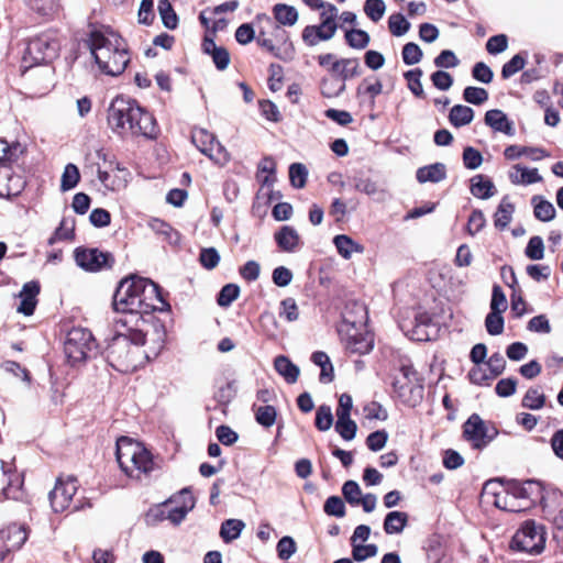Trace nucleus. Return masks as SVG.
<instances>
[{
  "mask_svg": "<svg viewBox=\"0 0 563 563\" xmlns=\"http://www.w3.org/2000/svg\"><path fill=\"white\" fill-rule=\"evenodd\" d=\"M527 52H519L506 62L501 67V78L509 79L515 74L522 70L527 64Z\"/></svg>",
  "mask_w": 563,
  "mask_h": 563,
  "instance_id": "4c0bfd02",
  "label": "nucleus"
},
{
  "mask_svg": "<svg viewBox=\"0 0 563 563\" xmlns=\"http://www.w3.org/2000/svg\"><path fill=\"white\" fill-rule=\"evenodd\" d=\"M273 14L279 24L286 26L295 25L299 18L297 9L286 3H276L273 7Z\"/></svg>",
  "mask_w": 563,
  "mask_h": 563,
  "instance_id": "f704fd0d",
  "label": "nucleus"
},
{
  "mask_svg": "<svg viewBox=\"0 0 563 563\" xmlns=\"http://www.w3.org/2000/svg\"><path fill=\"white\" fill-rule=\"evenodd\" d=\"M254 408L255 421L264 427L271 428L275 424L277 418V409L272 405H265Z\"/></svg>",
  "mask_w": 563,
  "mask_h": 563,
  "instance_id": "c03bdc74",
  "label": "nucleus"
},
{
  "mask_svg": "<svg viewBox=\"0 0 563 563\" xmlns=\"http://www.w3.org/2000/svg\"><path fill=\"white\" fill-rule=\"evenodd\" d=\"M112 30L107 27L104 31L100 29H91L88 34L87 46L91 53L93 62L96 56H103L106 53H110L115 38L111 35Z\"/></svg>",
  "mask_w": 563,
  "mask_h": 563,
  "instance_id": "2eb2a0df",
  "label": "nucleus"
},
{
  "mask_svg": "<svg viewBox=\"0 0 563 563\" xmlns=\"http://www.w3.org/2000/svg\"><path fill=\"white\" fill-rule=\"evenodd\" d=\"M115 457L121 471L132 478L134 477V471L148 475L156 467L153 454L146 448L137 442H133L128 437L118 439Z\"/></svg>",
  "mask_w": 563,
  "mask_h": 563,
  "instance_id": "7ed1b4c3",
  "label": "nucleus"
},
{
  "mask_svg": "<svg viewBox=\"0 0 563 563\" xmlns=\"http://www.w3.org/2000/svg\"><path fill=\"white\" fill-rule=\"evenodd\" d=\"M342 495L344 500L351 506H358L361 504V487L356 481L347 479L342 485Z\"/></svg>",
  "mask_w": 563,
  "mask_h": 563,
  "instance_id": "6e6d98bb",
  "label": "nucleus"
},
{
  "mask_svg": "<svg viewBox=\"0 0 563 563\" xmlns=\"http://www.w3.org/2000/svg\"><path fill=\"white\" fill-rule=\"evenodd\" d=\"M172 499L163 504L151 507L145 515V521L148 526H156L157 523L167 519V508L172 504Z\"/></svg>",
  "mask_w": 563,
  "mask_h": 563,
  "instance_id": "680f3d73",
  "label": "nucleus"
},
{
  "mask_svg": "<svg viewBox=\"0 0 563 563\" xmlns=\"http://www.w3.org/2000/svg\"><path fill=\"white\" fill-rule=\"evenodd\" d=\"M344 38L346 44L355 49H364L371 41L369 34L362 29L346 30Z\"/></svg>",
  "mask_w": 563,
  "mask_h": 563,
  "instance_id": "a19ab883",
  "label": "nucleus"
},
{
  "mask_svg": "<svg viewBox=\"0 0 563 563\" xmlns=\"http://www.w3.org/2000/svg\"><path fill=\"white\" fill-rule=\"evenodd\" d=\"M545 536L542 527L534 520H526L516 531L510 541V549L528 554H540L544 550Z\"/></svg>",
  "mask_w": 563,
  "mask_h": 563,
  "instance_id": "20e7f679",
  "label": "nucleus"
},
{
  "mask_svg": "<svg viewBox=\"0 0 563 563\" xmlns=\"http://www.w3.org/2000/svg\"><path fill=\"white\" fill-rule=\"evenodd\" d=\"M181 504L179 506L167 508V519L174 525H179L187 516V514L195 507V498L191 494L190 487H184L179 493Z\"/></svg>",
  "mask_w": 563,
  "mask_h": 563,
  "instance_id": "4be33fe9",
  "label": "nucleus"
},
{
  "mask_svg": "<svg viewBox=\"0 0 563 563\" xmlns=\"http://www.w3.org/2000/svg\"><path fill=\"white\" fill-rule=\"evenodd\" d=\"M471 194L478 199H489L496 192V188L492 179L485 175L477 174L470 179Z\"/></svg>",
  "mask_w": 563,
  "mask_h": 563,
  "instance_id": "393cba45",
  "label": "nucleus"
},
{
  "mask_svg": "<svg viewBox=\"0 0 563 563\" xmlns=\"http://www.w3.org/2000/svg\"><path fill=\"white\" fill-rule=\"evenodd\" d=\"M297 551V544L292 537H282L276 545V552L280 560L286 561L290 559Z\"/></svg>",
  "mask_w": 563,
  "mask_h": 563,
  "instance_id": "69168bd1",
  "label": "nucleus"
},
{
  "mask_svg": "<svg viewBox=\"0 0 563 563\" xmlns=\"http://www.w3.org/2000/svg\"><path fill=\"white\" fill-rule=\"evenodd\" d=\"M115 327L125 328L126 332L115 331L104 350V358L115 371L125 373L136 367L131 345L143 346L146 342V334L139 328V324L135 325L126 317L117 319Z\"/></svg>",
  "mask_w": 563,
  "mask_h": 563,
  "instance_id": "f257e3e1",
  "label": "nucleus"
},
{
  "mask_svg": "<svg viewBox=\"0 0 563 563\" xmlns=\"http://www.w3.org/2000/svg\"><path fill=\"white\" fill-rule=\"evenodd\" d=\"M515 168L520 172V177L510 175L514 184L532 185L542 180L541 175L537 168H529L527 166L516 165Z\"/></svg>",
  "mask_w": 563,
  "mask_h": 563,
  "instance_id": "3c124183",
  "label": "nucleus"
},
{
  "mask_svg": "<svg viewBox=\"0 0 563 563\" xmlns=\"http://www.w3.org/2000/svg\"><path fill=\"white\" fill-rule=\"evenodd\" d=\"M308 178V169L302 163H292L289 166V180L290 185L296 189H301L306 186Z\"/></svg>",
  "mask_w": 563,
  "mask_h": 563,
  "instance_id": "5fc2aeb1",
  "label": "nucleus"
},
{
  "mask_svg": "<svg viewBox=\"0 0 563 563\" xmlns=\"http://www.w3.org/2000/svg\"><path fill=\"white\" fill-rule=\"evenodd\" d=\"M351 180L356 191L363 192L367 196H375L379 192L377 184L368 177H364L362 172H356Z\"/></svg>",
  "mask_w": 563,
  "mask_h": 563,
  "instance_id": "49530a36",
  "label": "nucleus"
},
{
  "mask_svg": "<svg viewBox=\"0 0 563 563\" xmlns=\"http://www.w3.org/2000/svg\"><path fill=\"white\" fill-rule=\"evenodd\" d=\"M495 484H505L507 495H511L512 499H520L523 504L528 503L529 507L538 499H543V486L536 479L520 482L518 479L494 478L485 483V489H488Z\"/></svg>",
  "mask_w": 563,
  "mask_h": 563,
  "instance_id": "0eeeda50",
  "label": "nucleus"
},
{
  "mask_svg": "<svg viewBox=\"0 0 563 563\" xmlns=\"http://www.w3.org/2000/svg\"><path fill=\"white\" fill-rule=\"evenodd\" d=\"M334 429L344 441H352L357 433V424L351 417L336 418Z\"/></svg>",
  "mask_w": 563,
  "mask_h": 563,
  "instance_id": "8fccbe9b",
  "label": "nucleus"
},
{
  "mask_svg": "<svg viewBox=\"0 0 563 563\" xmlns=\"http://www.w3.org/2000/svg\"><path fill=\"white\" fill-rule=\"evenodd\" d=\"M96 346L95 338L88 329L73 328L64 342V352L71 365L84 363Z\"/></svg>",
  "mask_w": 563,
  "mask_h": 563,
  "instance_id": "423d86ee",
  "label": "nucleus"
},
{
  "mask_svg": "<svg viewBox=\"0 0 563 563\" xmlns=\"http://www.w3.org/2000/svg\"><path fill=\"white\" fill-rule=\"evenodd\" d=\"M201 51L211 57L217 70H225L231 62L230 53L224 46H218L212 37L202 40Z\"/></svg>",
  "mask_w": 563,
  "mask_h": 563,
  "instance_id": "6ab92c4d",
  "label": "nucleus"
},
{
  "mask_svg": "<svg viewBox=\"0 0 563 563\" xmlns=\"http://www.w3.org/2000/svg\"><path fill=\"white\" fill-rule=\"evenodd\" d=\"M411 24L401 12H396L388 18V29L396 37L404 36L410 30Z\"/></svg>",
  "mask_w": 563,
  "mask_h": 563,
  "instance_id": "09e8293b",
  "label": "nucleus"
},
{
  "mask_svg": "<svg viewBox=\"0 0 563 563\" xmlns=\"http://www.w3.org/2000/svg\"><path fill=\"white\" fill-rule=\"evenodd\" d=\"M504 312L489 311L485 317V328L489 335L496 336L504 332L505 319Z\"/></svg>",
  "mask_w": 563,
  "mask_h": 563,
  "instance_id": "4d7b16f0",
  "label": "nucleus"
},
{
  "mask_svg": "<svg viewBox=\"0 0 563 563\" xmlns=\"http://www.w3.org/2000/svg\"><path fill=\"white\" fill-rule=\"evenodd\" d=\"M462 429L463 438L472 444L474 450H483L493 441V437L488 435V424L478 413H472Z\"/></svg>",
  "mask_w": 563,
  "mask_h": 563,
  "instance_id": "f8f14e48",
  "label": "nucleus"
},
{
  "mask_svg": "<svg viewBox=\"0 0 563 563\" xmlns=\"http://www.w3.org/2000/svg\"><path fill=\"white\" fill-rule=\"evenodd\" d=\"M163 25L168 30H175L178 26V15L169 0H159L157 5Z\"/></svg>",
  "mask_w": 563,
  "mask_h": 563,
  "instance_id": "e433bc0d",
  "label": "nucleus"
},
{
  "mask_svg": "<svg viewBox=\"0 0 563 563\" xmlns=\"http://www.w3.org/2000/svg\"><path fill=\"white\" fill-rule=\"evenodd\" d=\"M533 207V216L541 222H550L556 217V210L553 203L547 200L543 196L536 195L531 198Z\"/></svg>",
  "mask_w": 563,
  "mask_h": 563,
  "instance_id": "cd10ccee",
  "label": "nucleus"
},
{
  "mask_svg": "<svg viewBox=\"0 0 563 563\" xmlns=\"http://www.w3.org/2000/svg\"><path fill=\"white\" fill-rule=\"evenodd\" d=\"M333 424V415L329 405H320L316 410L314 426L321 431H328Z\"/></svg>",
  "mask_w": 563,
  "mask_h": 563,
  "instance_id": "864d4df0",
  "label": "nucleus"
},
{
  "mask_svg": "<svg viewBox=\"0 0 563 563\" xmlns=\"http://www.w3.org/2000/svg\"><path fill=\"white\" fill-rule=\"evenodd\" d=\"M76 492V478L69 477L67 482L57 479L55 487L48 494L52 509L55 512H63L66 510L69 507Z\"/></svg>",
  "mask_w": 563,
  "mask_h": 563,
  "instance_id": "ddd939ff",
  "label": "nucleus"
},
{
  "mask_svg": "<svg viewBox=\"0 0 563 563\" xmlns=\"http://www.w3.org/2000/svg\"><path fill=\"white\" fill-rule=\"evenodd\" d=\"M409 516L405 511L393 510L384 518L383 528L387 534H399L407 527Z\"/></svg>",
  "mask_w": 563,
  "mask_h": 563,
  "instance_id": "c85d7f7f",
  "label": "nucleus"
},
{
  "mask_svg": "<svg viewBox=\"0 0 563 563\" xmlns=\"http://www.w3.org/2000/svg\"><path fill=\"white\" fill-rule=\"evenodd\" d=\"M241 289L238 284L229 283L222 286L217 294V303L222 308L230 307L240 296Z\"/></svg>",
  "mask_w": 563,
  "mask_h": 563,
  "instance_id": "79ce46f5",
  "label": "nucleus"
},
{
  "mask_svg": "<svg viewBox=\"0 0 563 563\" xmlns=\"http://www.w3.org/2000/svg\"><path fill=\"white\" fill-rule=\"evenodd\" d=\"M462 159L466 169L474 170L482 165L484 158L477 148L473 146H466L463 150Z\"/></svg>",
  "mask_w": 563,
  "mask_h": 563,
  "instance_id": "338daca9",
  "label": "nucleus"
},
{
  "mask_svg": "<svg viewBox=\"0 0 563 563\" xmlns=\"http://www.w3.org/2000/svg\"><path fill=\"white\" fill-rule=\"evenodd\" d=\"M346 89V84L339 75L323 77L320 81V93L328 99L340 97Z\"/></svg>",
  "mask_w": 563,
  "mask_h": 563,
  "instance_id": "c756f323",
  "label": "nucleus"
},
{
  "mask_svg": "<svg viewBox=\"0 0 563 563\" xmlns=\"http://www.w3.org/2000/svg\"><path fill=\"white\" fill-rule=\"evenodd\" d=\"M368 78H364L362 82L356 87V98L360 100V103L363 104L365 102L366 97L376 98L378 95L383 92V84L379 79H376L373 84H368Z\"/></svg>",
  "mask_w": 563,
  "mask_h": 563,
  "instance_id": "a18cd8bd",
  "label": "nucleus"
},
{
  "mask_svg": "<svg viewBox=\"0 0 563 563\" xmlns=\"http://www.w3.org/2000/svg\"><path fill=\"white\" fill-rule=\"evenodd\" d=\"M333 244L338 253L344 258L349 260L352 254L363 253L364 246L355 242L351 236L346 234H338L333 238Z\"/></svg>",
  "mask_w": 563,
  "mask_h": 563,
  "instance_id": "2f4dec72",
  "label": "nucleus"
},
{
  "mask_svg": "<svg viewBox=\"0 0 563 563\" xmlns=\"http://www.w3.org/2000/svg\"><path fill=\"white\" fill-rule=\"evenodd\" d=\"M399 371L407 383H401L398 378H395L391 383L393 390L404 404L415 406L423 396V385L421 383L410 385L412 380H419L418 372L412 364H401Z\"/></svg>",
  "mask_w": 563,
  "mask_h": 563,
  "instance_id": "9b49d317",
  "label": "nucleus"
},
{
  "mask_svg": "<svg viewBox=\"0 0 563 563\" xmlns=\"http://www.w3.org/2000/svg\"><path fill=\"white\" fill-rule=\"evenodd\" d=\"M475 117L474 110L464 104H454L449 112V122L454 128H462L470 124Z\"/></svg>",
  "mask_w": 563,
  "mask_h": 563,
  "instance_id": "473e14b6",
  "label": "nucleus"
},
{
  "mask_svg": "<svg viewBox=\"0 0 563 563\" xmlns=\"http://www.w3.org/2000/svg\"><path fill=\"white\" fill-rule=\"evenodd\" d=\"M278 249L285 253H294L301 244L300 235L291 225H283L274 233Z\"/></svg>",
  "mask_w": 563,
  "mask_h": 563,
  "instance_id": "412c9836",
  "label": "nucleus"
},
{
  "mask_svg": "<svg viewBox=\"0 0 563 563\" xmlns=\"http://www.w3.org/2000/svg\"><path fill=\"white\" fill-rule=\"evenodd\" d=\"M80 181V172L77 165L68 163L60 178V190L63 192L69 191L77 187Z\"/></svg>",
  "mask_w": 563,
  "mask_h": 563,
  "instance_id": "58836bf2",
  "label": "nucleus"
},
{
  "mask_svg": "<svg viewBox=\"0 0 563 563\" xmlns=\"http://www.w3.org/2000/svg\"><path fill=\"white\" fill-rule=\"evenodd\" d=\"M525 255L531 261H540L544 257V242L540 235H533L529 239Z\"/></svg>",
  "mask_w": 563,
  "mask_h": 563,
  "instance_id": "bf43d9fd",
  "label": "nucleus"
},
{
  "mask_svg": "<svg viewBox=\"0 0 563 563\" xmlns=\"http://www.w3.org/2000/svg\"><path fill=\"white\" fill-rule=\"evenodd\" d=\"M514 212L515 205L509 200L508 196L503 197L494 214V225L498 230H505L511 222Z\"/></svg>",
  "mask_w": 563,
  "mask_h": 563,
  "instance_id": "7c9ffc66",
  "label": "nucleus"
},
{
  "mask_svg": "<svg viewBox=\"0 0 563 563\" xmlns=\"http://www.w3.org/2000/svg\"><path fill=\"white\" fill-rule=\"evenodd\" d=\"M363 10L373 22H378L385 14L386 4L384 0H365Z\"/></svg>",
  "mask_w": 563,
  "mask_h": 563,
  "instance_id": "0e129e2a",
  "label": "nucleus"
},
{
  "mask_svg": "<svg viewBox=\"0 0 563 563\" xmlns=\"http://www.w3.org/2000/svg\"><path fill=\"white\" fill-rule=\"evenodd\" d=\"M111 35L115 38V44L110 53H106L103 56H96V64L99 69L110 76L121 75L130 63L128 56V48L125 42L121 35L115 32H111Z\"/></svg>",
  "mask_w": 563,
  "mask_h": 563,
  "instance_id": "1a4fd4ad",
  "label": "nucleus"
},
{
  "mask_svg": "<svg viewBox=\"0 0 563 563\" xmlns=\"http://www.w3.org/2000/svg\"><path fill=\"white\" fill-rule=\"evenodd\" d=\"M27 540V532L24 525L12 523L0 530V541L9 552L19 550Z\"/></svg>",
  "mask_w": 563,
  "mask_h": 563,
  "instance_id": "aec40b11",
  "label": "nucleus"
},
{
  "mask_svg": "<svg viewBox=\"0 0 563 563\" xmlns=\"http://www.w3.org/2000/svg\"><path fill=\"white\" fill-rule=\"evenodd\" d=\"M423 71L421 68L409 69L404 73L405 79L408 81V89L417 98H424L426 93L421 84Z\"/></svg>",
  "mask_w": 563,
  "mask_h": 563,
  "instance_id": "de8ad7c7",
  "label": "nucleus"
},
{
  "mask_svg": "<svg viewBox=\"0 0 563 563\" xmlns=\"http://www.w3.org/2000/svg\"><path fill=\"white\" fill-rule=\"evenodd\" d=\"M401 57L404 64L411 66L421 62L423 52L415 42H408L402 46Z\"/></svg>",
  "mask_w": 563,
  "mask_h": 563,
  "instance_id": "e2e57ef3",
  "label": "nucleus"
},
{
  "mask_svg": "<svg viewBox=\"0 0 563 563\" xmlns=\"http://www.w3.org/2000/svg\"><path fill=\"white\" fill-rule=\"evenodd\" d=\"M446 178V166L443 163H433L419 167L416 172V179L420 184L440 183Z\"/></svg>",
  "mask_w": 563,
  "mask_h": 563,
  "instance_id": "b1692460",
  "label": "nucleus"
},
{
  "mask_svg": "<svg viewBox=\"0 0 563 563\" xmlns=\"http://www.w3.org/2000/svg\"><path fill=\"white\" fill-rule=\"evenodd\" d=\"M484 123L494 132L514 136L516 133L514 121L500 109H490L484 115Z\"/></svg>",
  "mask_w": 563,
  "mask_h": 563,
  "instance_id": "a211bd4d",
  "label": "nucleus"
},
{
  "mask_svg": "<svg viewBox=\"0 0 563 563\" xmlns=\"http://www.w3.org/2000/svg\"><path fill=\"white\" fill-rule=\"evenodd\" d=\"M463 100L470 104L481 106L488 100V91L482 87L467 86L462 92Z\"/></svg>",
  "mask_w": 563,
  "mask_h": 563,
  "instance_id": "603ef678",
  "label": "nucleus"
},
{
  "mask_svg": "<svg viewBox=\"0 0 563 563\" xmlns=\"http://www.w3.org/2000/svg\"><path fill=\"white\" fill-rule=\"evenodd\" d=\"M191 141L203 155L208 156L210 159L219 161L213 153L214 142H217V136L213 133L205 129L194 130Z\"/></svg>",
  "mask_w": 563,
  "mask_h": 563,
  "instance_id": "5701e85b",
  "label": "nucleus"
},
{
  "mask_svg": "<svg viewBox=\"0 0 563 563\" xmlns=\"http://www.w3.org/2000/svg\"><path fill=\"white\" fill-rule=\"evenodd\" d=\"M59 43L48 34H41L31 38L23 55V63L29 67L47 64L57 57Z\"/></svg>",
  "mask_w": 563,
  "mask_h": 563,
  "instance_id": "6e6552de",
  "label": "nucleus"
},
{
  "mask_svg": "<svg viewBox=\"0 0 563 563\" xmlns=\"http://www.w3.org/2000/svg\"><path fill=\"white\" fill-rule=\"evenodd\" d=\"M135 120L132 125V134L142 135L148 140L157 137L158 128L154 115L145 110L143 107L137 104Z\"/></svg>",
  "mask_w": 563,
  "mask_h": 563,
  "instance_id": "dca6fc26",
  "label": "nucleus"
},
{
  "mask_svg": "<svg viewBox=\"0 0 563 563\" xmlns=\"http://www.w3.org/2000/svg\"><path fill=\"white\" fill-rule=\"evenodd\" d=\"M245 523L241 519H225L220 526L219 534L224 543H231L239 539Z\"/></svg>",
  "mask_w": 563,
  "mask_h": 563,
  "instance_id": "72a5a7b5",
  "label": "nucleus"
},
{
  "mask_svg": "<svg viewBox=\"0 0 563 563\" xmlns=\"http://www.w3.org/2000/svg\"><path fill=\"white\" fill-rule=\"evenodd\" d=\"M388 441V432L385 429H379L371 432L366 440L365 444L368 450L373 452H378L383 450Z\"/></svg>",
  "mask_w": 563,
  "mask_h": 563,
  "instance_id": "774afa93",
  "label": "nucleus"
},
{
  "mask_svg": "<svg viewBox=\"0 0 563 563\" xmlns=\"http://www.w3.org/2000/svg\"><path fill=\"white\" fill-rule=\"evenodd\" d=\"M274 368L288 384L296 383L300 374L299 367L286 355L275 357Z\"/></svg>",
  "mask_w": 563,
  "mask_h": 563,
  "instance_id": "bb28decb",
  "label": "nucleus"
},
{
  "mask_svg": "<svg viewBox=\"0 0 563 563\" xmlns=\"http://www.w3.org/2000/svg\"><path fill=\"white\" fill-rule=\"evenodd\" d=\"M346 347L354 354H368L374 349V335L369 332L352 334L347 338Z\"/></svg>",
  "mask_w": 563,
  "mask_h": 563,
  "instance_id": "a878e982",
  "label": "nucleus"
},
{
  "mask_svg": "<svg viewBox=\"0 0 563 563\" xmlns=\"http://www.w3.org/2000/svg\"><path fill=\"white\" fill-rule=\"evenodd\" d=\"M323 511L328 516H332V517H336V518L344 517L346 514V507H345L344 500L336 495H332V496L328 497L323 504Z\"/></svg>",
  "mask_w": 563,
  "mask_h": 563,
  "instance_id": "052dcab7",
  "label": "nucleus"
},
{
  "mask_svg": "<svg viewBox=\"0 0 563 563\" xmlns=\"http://www.w3.org/2000/svg\"><path fill=\"white\" fill-rule=\"evenodd\" d=\"M139 102L135 99L122 96L115 97L108 108V124L113 133L122 135L126 125L131 131Z\"/></svg>",
  "mask_w": 563,
  "mask_h": 563,
  "instance_id": "39448f33",
  "label": "nucleus"
},
{
  "mask_svg": "<svg viewBox=\"0 0 563 563\" xmlns=\"http://www.w3.org/2000/svg\"><path fill=\"white\" fill-rule=\"evenodd\" d=\"M412 327L409 329L406 327V324H401L400 328L401 330L405 332V334L413 340V341H418V342H427V341H431L432 339L435 338L437 335V330H433V331H428L426 330L424 328H422L417 321H416V318L413 319V321L411 322Z\"/></svg>",
  "mask_w": 563,
  "mask_h": 563,
  "instance_id": "ea45409f",
  "label": "nucleus"
},
{
  "mask_svg": "<svg viewBox=\"0 0 563 563\" xmlns=\"http://www.w3.org/2000/svg\"><path fill=\"white\" fill-rule=\"evenodd\" d=\"M40 291L41 285L37 280L25 283L19 292L20 305L16 308V311L25 317L33 316L38 302L37 296Z\"/></svg>",
  "mask_w": 563,
  "mask_h": 563,
  "instance_id": "f3484780",
  "label": "nucleus"
},
{
  "mask_svg": "<svg viewBox=\"0 0 563 563\" xmlns=\"http://www.w3.org/2000/svg\"><path fill=\"white\" fill-rule=\"evenodd\" d=\"M336 21L323 19L318 25H307L301 33L302 41L308 46H316L320 41H329L336 33Z\"/></svg>",
  "mask_w": 563,
  "mask_h": 563,
  "instance_id": "4468645a",
  "label": "nucleus"
},
{
  "mask_svg": "<svg viewBox=\"0 0 563 563\" xmlns=\"http://www.w3.org/2000/svg\"><path fill=\"white\" fill-rule=\"evenodd\" d=\"M547 397L539 388L530 387L522 397L521 406L530 410H540L545 405Z\"/></svg>",
  "mask_w": 563,
  "mask_h": 563,
  "instance_id": "37998d69",
  "label": "nucleus"
},
{
  "mask_svg": "<svg viewBox=\"0 0 563 563\" xmlns=\"http://www.w3.org/2000/svg\"><path fill=\"white\" fill-rule=\"evenodd\" d=\"M151 228L155 233L163 235L169 245L176 246L180 243V233L166 221L154 219L151 223Z\"/></svg>",
  "mask_w": 563,
  "mask_h": 563,
  "instance_id": "c9c22d12",
  "label": "nucleus"
},
{
  "mask_svg": "<svg viewBox=\"0 0 563 563\" xmlns=\"http://www.w3.org/2000/svg\"><path fill=\"white\" fill-rule=\"evenodd\" d=\"M74 258L81 269L89 273L111 269L115 263L114 255L111 252L98 247L78 246L74 251Z\"/></svg>",
  "mask_w": 563,
  "mask_h": 563,
  "instance_id": "9d476101",
  "label": "nucleus"
},
{
  "mask_svg": "<svg viewBox=\"0 0 563 563\" xmlns=\"http://www.w3.org/2000/svg\"><path fill=\"white\" fill-rule=\"evenodd\" d=\"M257 170L266 173L267 175L263 178L262 187H271L276 181V163L272 156H265L257 165Z\"/></svg>",
  "mask_w": 563,
  "mask_h": 563,
  "instance_id": "13d9d810",
  "label": "nucleus"
},
{
  "mask_svg": "<svg viewBox=\"0 0 563 563\" xmlns=\"http://www.w3.org/2000/svg\"><path fill=\"white\" fill-rule=\"evenodd\" d=\"M148 278L135 274L123 277L113 294L112 308L123 313L135 325L145 322L144 316L150 314L151 305L146 302Z\"/></svg>",
  "mask_w": 563,
  "mask_h": 563,
  "instance_id": "f03ea898",
  "label": "nucleus"
}]
</instances>
